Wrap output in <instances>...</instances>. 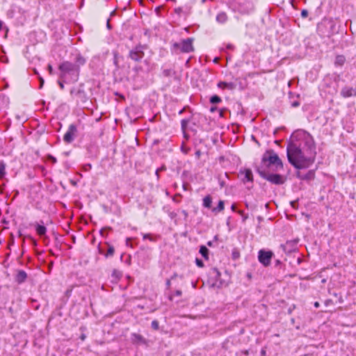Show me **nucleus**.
Returning a JSON list of instances; mask_svg holds the SVG:
<instances>
[{
    "label": "nucleus",
    "instance_id": "f257e3e1",
    "mask_svg": "<svg viewBox=\"0 0 356 356\" xmlns=\"http://www.w3.org/2000/svg\"><path fill=\"white\" fill-rule=\"evenodd\" d=\"M289 162L297 169L309 168L315 161L316 145L313 137L300 129L294 131L286 147Z\"/></svg>",
    "mask_w": 356,
    "mask_h": 356
},
{
    "label": "nucleus",
    "instance_id": "f03ea898",
    "mask_svg": "<svg viewBox=\"0 0 356 356\" xmlns=\"http://www.w3.org/2000/svg\"><path fill=\"white\" fill-rule=\"evenodd\" d=\"M85 63L86 59L80 54L76 55L74 63L70 61L63 62L58 67L60 79L63 81H77L79 77L80 67L84 65Z\"/></svg>",
    "mask_w": 356,
    "mask_h": 356
},
{
    "label": "nucleus",
    "instance_id": "7ed1b4c3",
    "mask_svg": "<svg viewBox=\"0 0 356 356\" xmlns=\"http://www.w3.org/2000/svg\"><path fill=\"white\" fill-rule=\"evenodd\" d=\"M259 166H264V168L273 171H277L283 168V164L281 159L273 150L267 151L263 155L261 163Z\"/></svg>",
    "mask_w": 356,
    "mask_h": 356
},
{
    "label": "nucleus",
    "instance_id": "20e7f679",
    "mask_svg": "<svg viewBox=\"0 0 356 356\" xmlns=\"http://www.w3.org/2000/svg\"><path fill=\"white\" fill-rule=\"evenodd\" d=\"M257 171L262 178L266 179L272 184L281 185L283 184L285 181V179L283 176L278 174L270 173V170L264 168V166H258Z\"/></svg>",
    "mask_w": 356,
    "mask_h": 356
},
{
    "label": "nucleus",
    "instance_id": "39448f33",
    "mask_svg": "<svg viewBox=\"0 0 356 356\" xmlns=\"http://www.w3.org/2000/svg\"><path fill=\"white\" fill-rule=\"evenodd\" d=\"M193 39L188 38L181 40L179 42L172 44V49L176 53H190L194 51L193 45Z\"/></svg>",
    "mask_w": 356,
    "mask_h": 356
},
{
    "label": "nucleus",
    "instance_id": "423d86ee",
    "mask_svg": "<svg viewBox=\"0 0 356 356\" xmlns=\"http://www.w3.org/2000/svg\"><path fill=\"white\" fill-rule=\"evenodd\" d=\"M84 84L80 83L77 87H74L70 90V95L77 101H80L83 103L88 100V96L86 91L83 89Z\"/></svg>",
    "mask_w": 356,
    "mask_h": 356
},
{
    "label": "nucleus",
    "instance_id": "0eeeda50",
    "mask_svg": "<svg viewBox=\"0 0 356 356\" xmlns=\"http://www.w3.org/2000/svg\"><path fill=\"white\" fill-rule=\"evenodd\" d=\"M273 253L271 251L261 250L258 253V259L264 266H268L270 264Z\"/></svg>",
    "mask_w": 356,
    "mask_h": 356
},
{
    "label": "nucleus",
    "instance_id": "6e6552de",
    "mask_svg": "<svg viewBox=\"0 0 356 356\" xmlns=\"http://www.w3.org/2000/svg\"><path fill=\"white\" fill-rule=\"evenodd\" d=\"M144 46L138 45L129 51V57L134 61H140L144 57Z\"/></svg>",
    "mask_w": 356,
    "mask_h": 356
},
{
    "label": "nucleus",
    "instance_id": "1a4fd4ad",
    "mask_svg": "<svg viewBox=\"0 0 356 356\" xmlns=\"http://www.w3.org/2000/svg\"><path fill=\"white\" fill-rule=\"evenodd\" d=\"M298 241V239L287 241L284 244L281 245V248L284 252L287 254L291 253L296 250Z\"/></svg>",
    "mask_w": 356,
    "mask_h": 356
},
{
    "label": "nucleus",
    "instance_id": "9d476101",
    "mask_svg": "<svg viewBox=\"0 0 356 356\" xmlns=\"http://www.w3.org/2000/svg\"><path fill=\"white\" fill-rule=\"evenodd\" d=\"M77 131L76 127L74 124H70L68 127L67 132L63 136V140L67 143H71L74 138L75 134Z\"/></svg>",
    "mask_w": 356,
    "mask_h": 356
},
{
    "label": "nucleus",
    "instance_id": "9b49d317",
    "mask_svg": "<svg viewBox=\"0 0 356 356\" xmlns=\"http://www.w3.org/2000/svg\"><path fill=\"white\" fill-rule=\"evenodd\" d=\"M241 181L245 184L246 182H253V175L250 169H245L239 172Z\"/></svg>",
    "mask_w": 356,
    "mask_h": 356
},
{
    "label": "nucleus",
    "instance_id": "f8f14e48",
    "mask_svg": "<svg viewBox=\"0 0 356 356\" xmlns=\"http://www.w3.org/2000/svg\"><path fill=\"white\" fill-rule=\"evenodd\" d=\"M341 95L345 98L356 96V87L354 88L353 87L346 86L342 88Z\"/></svg>",
    "mask_w": 356,
    "mask_h": 356
},
{
    "label": "nucleus",
    "instance_id": "ddd939ff",
    "mask_svg": "<svg viewBox=\"0 0 356 356\" xmlns=\"http://www.w3.org/2000/svg\"><path fill=\"white\" fill-rule=\"evenodd\" d=\"M131 341L134 344H146L147 340L140 334L132 333L131 334Z\"/></svg>",
    "mask_w": 356,
    "mask_h": 356
},
{
    "label": "nucleus",
    "instance_id": "4468645a",
    "mask_svg": "<svg viewBox=\"0 0 356 356\" xmlns=\"http://www.w3.org/2000/svg\"><path fill=\"white\" fill-rule=\"evenodd\" d=\"M27 278L26 273L23 270H19L15 275V280L17 284H22L26 281Z\"/></svg>",
    "mask_w": 356,
    "mask_h": 356
},
{
    "label": "nucleus",
    "instance_id": "2eb2a0df",
    "mask_svg": "<svg viewBox=\"0 0 356 356\" xmlns=\"http://www.w3.org/2000/svg\"><path fill=\"white\" fill-rule=\"evenodd\" d=\"M218 87L221 89H228L232 90L236 88V85L233 82L220 81L218 83Z\"/></svg>",
    "mask_w": 356,
    "mask_h": 356
},
{
    "label": "nucleus",
    "instance_id": "dca6fc26",
    "mask_svg": "<svg viewBox=\"0 0 356 356\" xmlns=\"http://www.w3.org/2000/svg\"><path fill=\"white\" fill-rule=\"evenodd\" d=\"M175 13L179 17H187L189 14V10L183 7H178L175 8Z\"/></svg>",
    "mask_w": 356,
    "mask_h": 356
},
{
    "label": "nucleus",
    "instance_id": "f3484780",
    "mask_svg": "<svg viewBox=\"0 0 356 356\" xmlns=\"http://www.w3.org/2000/svg\"><path fill=\"white\" fill-rule=\"evenodd\" d=\"M346 62V57L343 55H338L335 58L334 65L336 66H342Z\"/></svg>",
    "mask_w": 356,
    "mask_h": 356
},
{
    "label": "nucleus",
    "instance_id": "a211bd4d",
    "mask_svg": "<svg viewBox=\"0 0 356 356\" xmlns=\"http://www.w3.org/2000/svg\"><path fill=\"white\" fill-rule=\"evenodd\" d=\"M227 20V15L225 13L221 12L216 16V21L220 24H224Z\"/></svg>",
    "mask_w": 356,
    "mask_h": 356
},
{
    "label": "nucleus",
    "instance_id": "6ab92c4d",
    "mask_svg": "<svg viewBox=\"0 0 356 356\" xmlns=\"http://www.w3.org/2000/svg\"><path fill=\"white\" fill-rule=\"evenodd\" d=\"M301 179L304 180H312L315 177V172L314 170H309L307 174L303 176H298Z\"/></svg>",
    "mask_w": 356,
    "mask_h": 356
},
{
    "label": "nucleus",
    "instance_id": "aec40b11",
    "mask_svg": "<svg viewBox=\"0 0 356 356\" xmlns=\"http://www.w3.org/2000/svg\"><path fill=\"white\" fill-rule=\"evenodd\" d=\"M37 234L42 236H44L47 232V228L44 225L37 224L35 227Z\"/></svg>",
    "mask_w": 356,
    "mask_h": 356
},
{
    "label": "nucleus",
    "instance_id": "412c9836",
    "mask_svg": "<svg viewBox=\"0 0 356 356\" xmlns=\"http://www.w3.org/2000/svg\"><path fill=\"white\" fill-rule=\"evenodd\" d=\"M200 253L201 254V255L206 259V260H208L209 259V249L204 246V245H201L200 248Z\"/></svg>",
    "mask_w": 356,
    "mask_h": 356
},
{
    "label": "nucleus",
    "instance_id": "4be33fe9",
    "mask_svg": "<svg viewBox=\"0 0 356 356\" xmlns=\"http://www.w3.org/2000/svg\"><path fill=\"white\" fill-rule=\"evenodd\" d=\"M224 204H225L224 201L220 200L218 202V206L216 207H214L212 209V211L216 213H218L223 211L224 208H225Z\"/></svg>",
    "mask_w": 356,
    "mask_h": 356
},
{
    "label": "nucleus",
    "instance_id": "5701e85b",
    "mask_svg": "<svg viewBox=\"0 0 356 356\" xmlns=\"http://www.w3.org/2000/svg\"><path fill=\"white\" fill-rule=\"evenodd\" d=\"M212 199L210 195H207L203 199V206L206 208H211Z\"/></svg>",
    "mask_w": 356,
    "mask_h": 356
},
{
    "label": "nucleus",
    "instance_id": "b1692460",
    "mask_svg": "<svg viewBox=\"0 0 356 356\" xmlns=\"http://www.w3.org/2000/svg\"><path fill=\"white\" fill-rule=\"evenodd\" d=\"M108 246V250L106 253L105 254L106 257H113L115 252V248L113 245L108 244V243H106Z\"/></svg>",
    "mask_w": 356,
    "mask_h": 356
},
{
    "label": "nucleus",
    "instance_id": "393cba45",
    "mask_svg": "<svg viewBox=\"0 0 356 356\" xmlns=\"http://www.w3.org/2000/svg\"><path fill=\"white\" fill-rule=\"evenodd\" d=\"M190 121H191V118L183 119L181 121V129L183 130V131H186Z\"/></svg>",
    "mask_w": 356,
    "mask_h": 356
},
{
    "label": "nucleus",
    "instance_id": "a878e982",
    "mask_svg": "<svg viewBox=\"0 0 356 356\" xmlns=\"http://www.w3.org/2000/svg\"><path fill=\"white\" fill-rule=\"evenodd\" d=\"M6 175V165L3 162H0V179H2Z\"/></svg>",
    "mask_w": 356,
    "mask_h": 356
},
{
    "label": "nucleus",
    "instance_id": "bb28decb",
    "mask_svg": "<svg viewBox=\"0 0 356 356\" xmlns=\"http://www.w3.org/2000/svg\"><path fill=\"white\" fill-rule=\"evenodd\" d=\"M221 98L218 95H213L210 98V102L211 104H218L221 102Z\"/></svg>",
    "mask_w": 356,
    "mask_h": 356
},
{
    "label": "nucleus",
    "instance_id": "cd10ccee",
    "mask_svg": "<svg viewBox=\"0 0 356 356\" xmlns=\"http://www.w3.org/2000/svg\"><path fill=\"white\" fill-rule=\"evenodd\" d=\"M211 274L213 275V276L216 279H217L218 277H219L220 276V273L216 268L211 269Z\"/></svg>",
    "mask_w": 356,
    "mask_h": 356
},
{
    "label": "nucleus",
    "instance_id": "c85d7f7f",
    "mask_svg": "<svg viewBox=\"0 0 356 356\" xmlns=\"http://www.w3.org/2000/svg\"><path fill=\"white\" fill-rule=\"evenodd\" d=\"M152 328L154 330H158L159 329V324L156 320H154L151 323Z\"/></svg>",
    "mask_w": 356,
    "mask_h": 356
},
{
    "label": "nucleus",
    "instance_id": "c756f323",
    "mask_svg": "<svg viewBox=\"0 0 356 356\" xmlns=\"http://www.w3.org/2000/svg\"><path fill=\"white\" fill-rule=\"evenodd\" d=\"M64 82L68 83V82H71V81H63L59 78V80L58 81V83L59 84V86H60V89H62V90L64 89Z\"/></svg>",
    "mask_w": 356,
    "mask_h": 356
},
{
    "label": "nucleus",
    "instance_id": "7c9ffc66",
    "mask_svg": "<svg viewBox=\"0 0 356 356\" xmlns=\"http://www.w3.org/2000/svg\"><path fill=\"white\" fill-rule=\"evenodd\" d=\"M195 263H196V265L198 266V267H200V268H202L204 266V263L203 261L200 259H195Z\"/></svg>",
    "mask_w": 356,
    "mask_h": 356
},
{
    "label": "nucleus",
    "instance_id": "2f4dec72",
    "mask_svg": "<svg viewBox=\"0 0 356 356\" xmlns=\"http://www.w3.org/2000/svg\"><path fill=\"white\" fill-rule=\"evenodd\" d=\"M143 239H149L150 241H154L152 236L149 234H143Z\"/></svg>",
    "mask_w": 356,
    "mask_h": 356
},
{
    "label": "nucleus",
    "instance_id": "473e14b6",
    "mask_svg": "<svg viewBox=\"0 0 356 356\" xmlns=\"http://www.w3.org/2000/svg\"><path fill=\"white\" fill-rule=\"evenodd\" d=\"M48 159L53 163H56L57 162V159L51 156V155H49L48 156Z\"/></svg>",
    "mask_w": 356,
    "mask_h": 356
},
{
    "label": "nucleus",
    "instance_id": "72a5a7b5",
    "mask_svg": "<svg viewBox=\"0 0 356 356\" xmlns=\"http://www.w3.org/2000/svg\"><path fill=\"white\" fill-rule=\"evenodd\" d=\"M301 16L302 17H307L308 16V11L307 10H302L301 11Z\"/></svg>",
    "mask_w": 356,
    "mask_h": 356
},
{
    "label": "nucleus",
    "instance_id": "f704fd0d",
    "mask_svg": "<svg viewBox=\"0 0 356 356\" xmlns=\"http://www.w3.org/2000/svg\"><path fill=\"white\" fill-rule=\"evenodd\" d=\"M195 154L196 158L197 159H199L200 156H201V154H202V152L200 149H197V150H196Z\"/></svg>",
    "mask_w": 356,
    "mask_h": 356
},
{
    "label": "nucleus",
    "instance_id": "c9c22d12",
    "mask_svg": "<svg viewBox=\"0 0 356 356\" xmlns=\"http://www.w3.org/2000/svg\"><path fill=\"white\" fill-rule=\"evenodd\" d=\"M300 106V102L298 101H294L291 103L292 107H298Z\"/></svg>",
    "mask_w": 356,
    "mask_h": 356
},
{
    "label": "nucleus",
    "instance_id": "e433bc0d",
    "mask_svg": "<svg viewBox=\"0 0 356 356\" xmlns=\"http://www.w3.org/2000/svg\"><path fill=\"white\" fill-rule=\"evenodd\" d=\"M181 149L184 154H187L189 151V148H186L184 145L181 146Z\"/></svg>",
    "mask_w": 356,
    "mask_h": 356
},
{
    "label": "nucleus",
    "instance_id": "4c0bfd02",
    "mask_svg": "<svg viewBox=\"0 0 356 356\" xmlns=\"http://www.w3.org/2000/svg\"><path fill=\"white\" fill-rule=\"evenodd\" d=\"M232 256H233V258L236 259L238 258V257H239V253H238V252H234L232 253Z\"/></svg>",
    "mask_w": 356,
    "mask_h": 356
},
{
    "label": "nucleus",
    "instance_id": "58836bf2",
    "mask_svg": "<svg viewBox=\"0 0 356 356\" xmlns=\"http://www.w3.org/2000/svg\"><path fill=\"white\" fill-rule=\"evenodd\" d=\"M39 80H40V88H42L44 84V79L40 76Z\"/></svg>",
    "mask_w": 356,
    "mask_h": 356
},
{
    "label": "nucleus",
    "instance_id": "ea45409f",
    "mask_svg": "<svg viewBox=\"0 0 356 356\" xmlns=\"http://www.w3.org/2000/svg\"><path fill=\"white\" fill-rule=\"evenodd\" d=\"M177 296H181L182 294V292L181 290H177L175 293Z\"/></svg>",
    "mask_w": 356,
    "mask_h": 356
},
{
    "label": "nucleus",
    "instance_id": "a19ab883",
    "mask_svg": "<svg viewBox=\"0 0 356 356\" xmlns=\"http://www.w3.org/2000/svg\"><path fill=\"white\" fill-rule=\"evenodd\" d=\"M163 74H164L165 76H169V75H170V70H165L163 71Z\"/></svg>",
    "mask_w": 356,
    "mask_h": 356
},
{
    "label": "nucleus",
    "instance_id": "79ce46f5",
    "mask_svg": "<svg viewBox=\"0 0 356 356\" xmlns=\"http://www.w3.org/2000/svg\"><path fill=\"white\" fill-rule=\"evenodd\" d=\"M165 284H166L167 288L169 289L170 287V284H171L170 280H167Z\"/></svg>",
    "mask_w": 356,
    "mask_h": 356
},
{
    "label": "nucleus",
    "instance_id": "37998d69",
    "mask_svg": "<svg viewBox=\"0 0 356 356\" xmlns=\"http://www.w3.org/2000/svg\"><path fill=\"white\" fill-rule=\"evenodd\" d=\"M217 110V107L216 106H211V108H210V111L211 113L216 111Z\"/></svg>",
    "mask_w": 356,
    "mask_h": 356
},
{
    "label": "nucleus",
    "instance_id": "c03bdc74",
    "mask_svg": "<svg viewBox=\"0 0 356 356\" xmlns=\"http://www.w3.org/2000/svg\"><path fill=\"white\" fill-rule=\"evenodd\" d=\"M48 70H49V73H50V74H52V72H53V68H52V66H51V65H48Z\"/></svg>",
    "mask_w": 356,
    "mask_h": 356
},
{
    "label": "nucleus",
    "instance_id": "a18cd8bd",
    "mask_svg": "<svg viewBox=\"0 0 356 356\" xmlns=\"http://www.w3.org/2000/svg\"><path fill=\"white\" fill-rule=\"evenodd\" d=\"M109 21H110V20H109V19H108V21H107V24H106V26H107V28H108V29H111V24H110V22H109Z\"/></svg>",
    "mask_w": 356,
    "mask_h": 356
},
{
    "label": "nucleus",
    "instance_id": "49530a36",
    "mask_svg": "<svg viewBox=\"0 0 356 356\" xmlns=\"http://www.w3.org/2000/svg\"><path fill=\"white\" fill-rule=\"evenodd\" d=\"M314 305V307H315L316 308H318V307H319L320 304H319V302H315Z\"/></svg>",
    "mask_w": 356,
    "mask_h": 356
},
{
    "label": "nucleus",
    "instance_id": "de8ad7c7",
    "mask_svg": "<svg viewBox=\"0 0 356 356\" xmlns=\"http://www.w3.org/2000/svg\"><path fill=\"white\" fill-rule=\"evenodd\" d=\"M212 285H213V286H217L218 287H219V286H220V285H218V283H217V280H216V282H213L212 283Z\"/></svg>",
    "mask_w": 356,
    "mask_h": 356
},
{
    "label": "nucleus",
    "instance_id": "09e8293b",
    "mask_svg": "<svg viewBox=\"0 0 356 356\" xmlns=\"http://www.w3.org/2000/svg\"><path fill=\"white\" fill-rule=\"evenodd\" d=\"M261 355L262 356H264V355H266V350H261Z\"/></svg>",
    "mask_w": 356,
    "mask_h": 356
},
{
    "label": "nucleus",
    "instance_id": "8fccbe9b",
    "mask_svg": "<svg viewBox=\"0 0 356 356\" xmlns=\"http://www.w3.org/2000/svg\"><path fill=\"white\" fill-rule=\"evenodd\" d=\"M85 339H86V335L83 334L81 336V339L82 341H83Z\"/></svg>",
    "mask_w": 356,
    "mask_h": 356
},
{
    "label": "nucleus",
    "instance_id": "3c124183",
    "mask_svg": "<svg viewBox=\"0 0 356 356\" xmlns=\"http://www.w3.org/2000/svg\"><path fill=\"white\" fill-rule=\"evenodd\" d=\"M184 111H185V108H184L183 109L180 110V111H179V115L182 114V113H184Z\"/></svg>",
    "mask_w": 356,
    "mask_h": 356
},
{
    "label": "nucleus",
    "instance_id": "603ef678",
    "mask_svg": "<svg viewBox=\"0 0 356 356\" xmlns=\"http://www.w3.org/2000/svg\"><path fill=\"white\" fill-rule=\"evenodd\" d=\"M160 10V7H157L156 9H155V11L156 13L159 15V12Z\"/></svg>",
    "mask_w": 356,
    "mask_h": 356
},
{
    "label": "nucleus",
    "instance_id": "864d4df0",
    "mask_svg": "<svg viewBox=\"0 0 356 356\" xmlns=\"http://www.w3.org/2000/svg\"><path fill=\"white\" fill-rule=\"evenodd\" d=\"M280 263H281V262H280V260H277V261H276V262H275V265H276V266H278V265H280Z\"/></svg>",
    "mask_w": 356,
    "mask_h": 356
},
{
    "label": "nucleus",
    "instance_id": "5fc2aeb1",
    "mask_svg": "<svg viewBox=\"0 0 356 356\" xmlns=\"http://www.w3.org/2000/svg\"><path fill=\"white\" fill-rule=\"evenodd\" d=\"M85 167H86V168H90V169L92 166H91L90 164H87V165H86Z\"/></svg>",
    "mask_w": 356,
    "mask_h": 356
},
{
    "label": "nucleus",
    "instance_id": "6e6d98bb",
    "mask_svg": "<svg viewBox=\"0 0 356 356\" xmlns=\"http://www.w3.org/2000/svg\"><path fill=\"white\" fill-rule=\"evenodd\" d=\"M207 245H208L209 246L211 247V246H212V242H211V241H209V242L207 243Z\"/></svg>",
    "mask_w": 356,
    "mask_h": 356
},
{
    "label": "nucleus",
    "instance_id": "4d7b16f0",
    "mask_svg": "<svg viewBox=\"0 0 356 356\" xmlns=\"http://www.w3.org/2000/svg\"><path fill=\"white\" fill-rule=\"evenodd\" d=\"M220 117L223 116V111L222 110L220 111Z\"/></svg>",
    "mask_w": 356,
    "mask_h": 356
},
{
    "label": "nucleus",
    "instance_id": "13d9d810",
    "mask_svg": "<svg viewBox=\"0 0 356 356\" xmlns=\"http://www.w3.org/2000/svg\"><path fill=\"white\" fill-rule=\"evenodd\" d=\"M296 204V202H291L292 207H295V204Z\"/></svg>",
    "mask_w": 356,
    "mask_h": 356
},
{
    "label": "nucleus",
    "instance_id": "bf43d9fd",
    "mask_svg": "<svg viewBox=\"0 0 356 356\" xmlns=\"http://www.w3.org/2000/svg\"><path fill=\"white\" fill-rule=\"evenodd\" d=\"M159 169H157V170H156V175L157 176H159Z\"/></svg>",
    "mask_w": 356,
    "mask_h": 356
},
{
    "label": "nucleus",
    "instance_id": "052dcab7",
    "mask_svg": "<svg viewBox=\"0 0 356 356\" xmlns=\"http://www.w3.org/2000/svg\"><path fill=\"white\" fill-rule=\"evenodd\" d=\"M331 302V300H326V301H325V305H327V304H329V302Z\"/></svg>",
    "mask_w": 356,
    "mask_h": 356
},
{
    "label": "nucleus",
    "instance_id": "680f3d73",
    "mask_svg": "<svg viewBox=\"0 0 356 356\" xmlns=\"http://www.w3.org/2000/svg\"><path fill=\"white\" fill-rule=\"evenodd\" d=\"M1 28H2V22L0 21V31L1 30Z\"/></svg>",
    "mask_w": 356,
    "mask_h": 356
},
{
    "label": "nucleus",
    "instance_id": "e2e57ef3",
    "mask_svg": "<svg viewBox=\"0 0 356 356\" xmlns=\"http://www.w3.org/2000/svg\"><path fill=\"white\" fill-rule=\"evenodd\" d=\"M247 218H248V216H244V217H243V220H245Z\"/></svg>",
    "mask_w": 356,
    "mask_h": 356
},
{
    "label": "nucleus",
    "instance_id": "0e129e2a",
    "mask_svg": "<svg viewBox=\"0 0 356 356\" xmlns=\"http://www.w3.org/2000/svg\"><path fill=\"white\" fill-rule=\"evenodd\" d=\"M183 213L185 216H187V213L185 211H183Z\"/></svg>",
    "mask_w": 356,
    "mask_h": 356
},
{
    "label": "nucleus",
    "instance_id": "69168bd1",
    "mask_svg": "<svg viewBox=\"0 0 356 356\" xmlns=\"http://www.w3.org/2000/svg\"><path fill=\"white\" fill-rule=\"evenodd\" d=\"M234 208H235L234 205H232V210H234Z\"/></svg>",
    "mask_w": 356,
    "mask_h": 356
},
{
    "label": "nucleus",
    "instance_id": "338daca9",
    "mask_svg": "<svg viewBox=\"0 0 356 356\" xmlns=\"http://www.w3.org/2000/svg\"><path fill=\"white\" fill-rule=\"evenodd\" d=\"M103 231H104V229H102V230L100 231V233H101V234H102V235H103Z\"/></svg>",
    "mask_w": 356,
    "mask_h": 356
},
{
    "label": "nucleus",
    "instance_id": "774afa93",
    "mask_svg": "<svg viewBox=\"0 0 356 356\" xmlns=\"http://www.w3.org/2000/svg\"><path fill=\"white\" fill-rule=\"evenodd\" d=\"M99 253H100V254H103V252H102V250H99Z\"/></svg>",
    "mask_w": 356,
    "mask_h": 356
}]
</instances>
